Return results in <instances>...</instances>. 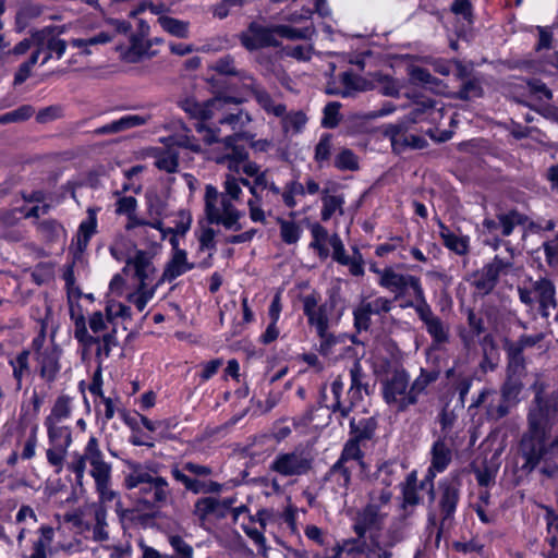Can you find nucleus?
<instances>
[{"label": "nucleus", "mask_w": 558, "mask_h": 558, "mask_svg": "<svg viewBox=\"0 0 558 558\" xmlns=\"http://www.w3.org/2000/svg\"><path fill=\"white\" fill-rule=\"evenodd\" d=\"M344 384L342 376L338 375L330 384V391L333 400L330 404H325L326 409L337 415L339 422L349 417L355 407L363 401V392L367 396L369 395L367 375L364 372L360 360H355L350 367V387L344 401L341 399Z\"/></svg>", "instance_id": "f257e3e1"}, {"label": "nucleus", "mask_w": 558, "mask_h": 558, "mask_svg": "<svg viewBox=\"0 0 558 558\" xmlns=\"http://www.w3.org/2000/svg\"><path fill=\"white\" fill-rule=\"evenodd\" d=\"M284 38L289 40L306 39V28H296L287 24L263 25L251 22L246 31L239 35L241 45L247 51H257L264 48H279Z\"/></svg>", "instance_id": "f03ea898"}, {"label": "nucleus", "mask_w": 558, "mask_h": 558, "mask_svg": "<svg viewBox=\"0 0 558 558\" xmlns=\"http://www.w3.org/2000/svg\"><path fill=\"white\" fill-rule=\"evenodd\" d=\"M131 472L124 477L128 489L140 488L143 496H149L145 502L161 508L171 495L168 481L162 476H153L138 462H130Z\"/></svg>", "instance_id": "7ed1b4c3"}, {"label": "nucleus", "mask_w": 558, "mask_h": 558, "mask_svg": "<svg viewBox=\"0 0 558 558\" xmlns=\"http://www.w3.org/2000/svg\"><path fill=\"white\" fill-rule=\"evenodd\" d=\"M213 469L209 465L198 464L187 461L182 464H173L170 469L172 478L182 484L186 492L194 495L198 494H218L222 490V484L216 481H205L199 477L210 476Z\"/></svg>", "instance_id": "20e7f679"}, {"label": "nucleus", "mask_w": 558, "mask_h": 558, "mask_svg": "<svg viewBox=\"0 0 558 558\" xmlns=\"http://www.w3.org/2000/svg\"><path fill=\"white\" fill-rule=\"evenodd\" d=\"M548 435L549 428L538 426L536 422L527 423V430L519 442V452L524 459L523 470L533 471L548 453Z\"/></svg>", "instance_id": "39448f33"}, {"label": "nucleus", "mask_w": 558, "mask_h": 558, "mask_svg": "<svg viewBox=\"0 0 558 558\" xmlns=\"http://www.w3.org/2000/svg\"><path fill=\"white\" fill-rule=\"evenodd\" d=\"M378 284L395 294L393 301L404 299L409 295V290L412 291L413 303H420L426 298L420 277L397 272L390 266L380 271Z\"/></svg>", "instance_id": "423d86ee"}, {"label": "nucleus", "mask_w": 558, "mask_h": 558, "mask_svg": "<svg viewBox=\"0 0 558 558\" xmlns=\"http://www.w3.org/2000/svg\"><path fill=\"white\" fill-rule=\"evenodd\" d=\"M461 486L462 482L458 473H451L438 481L439 534L442 533L446 525H450L454 520L461 498Z\"/></svg>", "instance_id": "0eeeda50"}, {"label": "nucleus", "mask_w": 558, "mask_h": 558, "mask_svg": "<svg viewBox=\"0 0 558 558\" xmlns=\"http://www.w3.org/2000/svg\"><path fill=\"white\" fill-rule=\"evenodd\" d=\"M530 231H537L541 227L531 221L527 215L519 211L517 208H511L508 210H499L495 218L493 217H484L482 221V232L483 234H494L495 232L500 231L501 236H509L513 233L515 227H526Z\"/></svg>", "instance_id": "6e6552de"}, {"label": "nucleus", "mask_w": 558, "mask_h": 558, "mask_svg": "<svg viewBox=\"0 0 558 558\" xmlns=\"http://www.w3.org/2000/svg\"><path fill=\"white\" fill-rule=\"evenodd\" d=\"M401 308H413L423 323L426 332L432 339V348L438 349L440 345L449 342V328L444 320L434 314L432 306L428 304L426 298L420 303H413L411 299L405 300L400 304Z\"/></svg>", "instance_id": "1a4fd4ad"}, {"label": "nucleus", "mask_w": 558, "mask_h": 558, "mask_svg": "<svg viewBox=\"0 0 558 558\" xmlns=\"http://www.w3.org/2000/svg\"><path fill=\"white\" fill-rule=\"evenodd\" d=\"M512 266L511 260L495 255L489 263L471 274L470 283L478 295H489L499 283L500 276L507 274Z\"/></svg>", "instance_id": "9d476101"}, {"label": "nucleus", "mask_w": 558, "mask_h": 558, "mask_svg": "<svg viewBox=\"0 0 558 558\" xmlns=\"http://www.w3.org/2000/svg\"><path fill=\"white\" fill-rule=\"evenodd\" d=\"M45 425L48 430V438L50 448L46 451V457L50 465L56 468L59 473L64 463V458L68 448L72 444V432L68 426H59L52 421V417H47Z\"/></svg>", "instance_id": "9b49d317"}, {"label": "nucleus", "mask_w": 558, "mask_h": 558, "mask_svg": "<svg viewBox=\"0 0 558 558\" xmlns=\"http://www.w3.org/2000/svg\"><path fill=\"white\" fill-rule=\"evenodd\" d=\"M83 493V485L73 482L70 476L49 478L44 489V498L52 507H63L76 502Z\"/></svg>", "instance_id": "f8f14e48"}, {"label": "nucleus", "mask_w": 558, "mask_h": 558, "mask_svg": "<svg viewBox=\"0 0 558 558\" xmlns=\"http://www.w3.org/2000/svg\"><path fill=\"white\" fill-rule=\"evenodd\" d=\"M311 469L312 459L299 451L280 452L269 464L270 471L284 477L305 475Z\"/></svg>", "instance_id": "ddd939ff"}, {"label": "nucleus", "mask_w": 558, "mask_h": 558, "mask_svg": "<svg viewBox=\"0 0 558 558\" xmlns=\"http://www.w3.org/2000/svg\"><path fill=\"white\" fill-rule=\"evenodd\" d=\"M243 100L238 97L232 96H217L213 99H209L205 102H198L195 99L186 98L181 108L193 119L199 120L202 122L208 121L213 118L214 112L213 108L218 106L234 104L240 105Z\"/></svg>", "instance_id": "4468645a"}, {"label": "nucleus", "mask_w": 558, "mask_h": 558, "mask_svg": "<svg viewBox=\"0 0 558 558\" xmlns=\"http://www.w3.org/2000/svg\"><path fill=\"white\" fill-rule=\"evenodd\" d=\"M319 299L320 296L316 291L302 298L303 314L307 319L308 326L314 327L316 333L329 329L330 313L323 304H318Z\"/></svg>", "instance_id": "2eb2a0df"}, {"label": "nucleus", "mask_w": 558, "mask_h": 558, "mask_svg": "<svg viewBox=\"0 0 558 558\" xmlns=\"http://www.w3.org/2000/svg\"><path fill=\"white\" fill-rule=\"evenodd\" d=\"M232 504L231 498L219 500L215 497H202L195 501L193 514L201 522H205L210 515L221 519L229 513Z\"/></svg>", "instance_id": "dca6fc26"}, {"label": "nucleus", "mask_w": 558, "mask_h": 558, "mask_svg": "<svg viewBox=\"0 0 558 558\" xmlns=\"http://www.w3.org/2000/svg\"><path fill=\"white\" fill-rule=\"evenodd\" d=\"M252 138V133L240 132L228 135L222 140L225 148L230 150V153L226 155L230 170L239 171V165L248 160V151L245 145L240 142Z\"/></svg>", "instance_id": "f3484780"}, {"label": "nucleus", "mask_w": 558, "mask_h": 558, "mask_svg": "<svg viewBox=\"0 0 558 558\" xmlns=\"http://www.w3.org/2000/svg\"><path fill=\"white\" fill-rule=\"evenodd\" d=\"M221 208H217L211 216L207 219L209 225H222L227 230L240 231L242 230V225L239 222L240 218L243 216V213L239 210L230 199L222 198Z\"/></svg>", "instance_id": "a211bd4d"}, {"label": "nucleus", "mask_w": 558, "mask_h": 558, "mask_svg": "<svg viewBox=\"0 0 558 558\" xmlns=\"http://www.w3.org/2000/svg\"><path fill=\"white\" fill-rule=\"evenodd\" d=\"M409 374L405 369L396 371L390 378L383 384V399L388 404H398L409 388Z\"/></svg>", "instance_id": "6ab92c4d"}, {"label": "nucleus", "mask_w": 558, "mask_h": 558, "mask_svg": "<svg viewBox=\"0 0 558 558\" xmlns=\"http://www.w3.org/2000/svg\"><path fill=\"white\" fill-rule=\"evenodd\" d=\"M377 429L378 420L375 416L362 417L357 421L352 417L349 422V437L364 446L376 439Z\"/></svg>", "instance_id": "aec40b11"}, {"label": "nucleus", "mask_w": 558, "mask_h": 558, "mask_svg": "<svg viewBox=\"0 0 558 558\" xmlns=\"http://www.w3.org/2000/svg\"><path fill=\"white\" fill-rule=\"evenodd\" d=\"M383 521L380 505L368 502L357 514L353 524V531L359 538H364L367 531L378 527Z\"/></svg>", "instance_id": "412c9836"}, {"label": "nucleus", "mask_w": 558, "mask_h": 558, "mask_svg": "<svg viewBox=\"0 0 558 558\" xmlns=\"http://www.w3.org/2000/svg\"><path fill=\"white\" fill-rule=\"evenodd\" d=\"M66 49L63 39L57 36L46 37L44 32L37 31V61L41 59L40 64H45L53 54L60 59Z\"/></svg>", "instance_id": "4be33fe9"}, {"label": "nucleus", "mask_w": 558, "mask_h": 558, "mask_svg": "<svg viewBox=\"0 0 558 558\" xmlns=\"http://www.w3.org/2000/svg\"><path fill=\"white\" fill-rule=\"evenodd\" d=\"M194 268H196V264L187 260V252L178 251L175 254H171L170 259L167 262L161 280L172 282Z\"/></svg>", "instance_id": "5701e85b"}, {"label": "nucleus", "mask_w": 558, "mask_h": 558, "mask_svg": "<svg viewBox=\"0 0 558 558\" xmlns=\"http://www.w3.org/2000/svg\"><path fill=\"white\" fill-rule=\"evenodd\" d=\"M439 236L442 240V244L449 251L457 255L464 256L470 252V236L469 235H457L450 231L449 227L438 219Z\"/></svg>", "instance_id": "b1692460"}, {"label": "nucleus", "mask_w": 558, "mask_h": 558, "mask_svg": "<svg viewBox=\"0 0 558 558\" xmlns=\"http://www.w3.org/2000/svg\"><path fill=\"white\" fill-rule=\"evenodd\" d=\"M351 470L344 463L336 461L324 475V481L335 482L333 492L347 496L351 485Z\"/></svg>", "instance_id": "393cba45"}, {"label": "nucleus", "mask_w": 558, "mask_h": 558, "mask_svg": "<svg viewBox=\"0 0 558 558\" xmlns=\"http://www.w3.org/2000/svg\"><path fill=\"white\" fill-rule=\"evenodd\" d=\"M391 145L392 150L396 154H402L408 148L411 149H423L427 146L425 137L416 134H408L402 132L400 128L393 126L391 133Z\"/></svg>", "instance_id": "a878e982"}, {"label": "nucleus", "mask_w": 558, "mask_h": 558, "mask_svg": "<svg viewBox=\"0 0 558 558\" xmlns=\"http://www.w3.org/2000/svg\"><path fill=\"white\" fill-rule=\"evenodd\" d=\"M37 229L40 231L43 240L49 246V248L54 245H59L61 248L63 247L66 231L62 223H60L56 219H45L40 222H37Z\"/></svg>", "instance_id": "bb28decb"}, {"label": "nucleus", "mask_w": 558, "mask_h": 558, "mask_svg": "<svg viewBox=\"0 0 558 558\" xmlns=\"http://www.w3.org/2000/svg\"><path fill=\"white\" fill-rule=\"evenodd\" d=\"M473 385V376H459L456 381L448 383L447 391L440 397V401L453 399L458 395L454 409L462 410L465 407L466 397Z\"/></svg>", "instance_id": "cd10ccee"}, {"label": "nucleus", "mask_w": 558, "mask_h": 558, "mask_svg": "<svg viewBox=\"0 0 558 558\" xmlns=\"http://www.w3.org/2000/svg\"><path fill=\"white\" fill-rule=\"evenodd\" d=\"M452 461V450L446 442V437H438L430 448V464L438 473L445 472Z\"/></svg>", "instance_id": "c85d7f7f"}, {"label": "nucleus", "mask_w": 558, "mask_h": 558, "mask_svg": "<svg viewBox=\"0 0 558 558\" xmlns=\"http://www.w3.org/2000/svg\"><path fill=\"white\" fill-rule=\"evenodd\" d=\"M35 2L25 0L19 4L15 14V31L17 33L27 32L32 38L35 37Z\"/></svg>", "instance_id": "c756f323"}, {"label": "nucleus", "mask_w": 558, "mask_h": 558, "mask_svg": "<svg viewBox=\"0 0 558 558\" xmlns=\"http://www.w3.org/2000/svg\"><path fill=\"white\" fill-rule=\"evenodd\" d=\"M146 119L137 114L123 116L93 131L94 135L116 134L135 126L145 124Z\"/></svg>", "instance_id": "7c9ffc66"}, {"label": "nucleus", "mask_w": 558, "mask_h": 558, "mask_svg": "<svg viewBox=\"0 0 558 558\" xmlns=\"http://www.w3.org/2000/svg\"><path fill=\"white\" fill-rule=\"evenodd\" d=\"M534 401L536 407L530 410L527 414V423L536 422L538 426L550 429V414L555 411L551 401L541 393H536Z\"/></svg>", "instance_id": "2f4dec72"}, {"label": "nucleus", "mask_w": 558, "mask_h": 558, "mask_svg": "<svg viewBox=\"0 0 558 558\" xmlns=\"http://www.w3.org/2000/svg\"><path fill=\"white\" fill-rule=\"evenodd\" d=\"M502 348L506 352L508 360V371L512 373H521L525 369L524 349L518 341L505 338L502 341Z\"/></svg>", "instance_id": "473e14b6"}, {"label": "nucleus", "mask_w": 558, "mask_h": 558, "mask_svg": "<svg viewBox=\"0 0 558 558\" xmlns=\"http://www.w3.org/2000/svg\"><path fill=\"white\" fill-rule=\"evenodd\" d=\"M102 384L104 380L101 375V368L99 367L96 368L93 374L92 381L88 386V390L94 397H99L101 399V402L105 405V423H107L114 416L116 407L112 399L104 395Z\"/></svg>", "instance_id": "72a5a7b5"}, {"label": "nucleus", "mask_w": 558, "mask_h": 558, "mask_svg": "<svg viewBox=\"0 0 558 558\" xmlns=\"http://www.w3.org/2000/svg\"><path fill=\"white\" fill-rule=\"evenodd\" d=\"M153 254L149 255L146 251L137 250L135 255L128 259L126 264L134 267V275L141 283V288L146 287V280L148 279V268L151 264Z\"/></svg>", "instance_id": "f704fd0d"}, {"label": "nucleus", "mask_w": 558, "mask_h": 558, "mask_svg": "<svg viewBox=\"0 0 558 558\" xmlns=\"http://www.w3.org/2000/svg\"><path fill=\"white\" fill-rule=\"evenodd\" d=\"M363 444L352 439L351 437L344 442L340 456L337 461L347 464L349 461H355L362 468L365 466V453L362 450Z\"/></svg>", "instance_id": "c9c22d12"}, {"label": "nucleus", "mask_w": 558, "mask_h": 558, "mask_svg": "<svg viewBox=\"0 0 558 558\" xmlns=\"http://www.w3.org/2000/svg\"><path fill=\"white\" fill-rule=\"evenodd\" d=\"M90 465V474L95 480L96 488L101 497H104L110 484L111 465L104 460L94 462Z\"/></svg>", "instance_id": "e433bc0d"}, {"label": "nucleus", "mask_w": 558, "mask_h": 558, "mask_svg": "<svg viewBox=\"0 0 558 558\" xmlns=\"http://www.w3.org/2000/svg\"><path fill=\"white\" fill-rule=\"evenodd\" d=\"M158 22L165 32L174 37L185 39L190 36V23L186 21L163 15L158 19Z\"/></svg>", "instance_id": "4c0bfd02"}, {"label": "nucleus", "mask_w": 558, "mask_h": 558, "mask_svg": "<svg viewBox=\"0 0 558 558\" xmlns=\"http://www.w3.org/2000/svg\"><path fill=\"white\" fill-rule=\"evenodd\" d=\"M484 89L480 78L473 76L462 82L460 88L453 94V98L462 101H469L472 98H482Z\"/></svg>", "instance_id": "58836bf2"}, {"label": "nucleus", "mask_w": 558, "mask_h": 558, "mask_svg": "<svg viewBox=\"0 0 558 558\" xmlns=\"http://www.w3.org/2000/svg\"><path fill=\"white\" fill-rule=\"evenodd\" d=\"M255 101L267 113L275 117H283L287 111L284 104H275L271 95L266 88L263 90H255Z\"/></svg>", "instance_id": "ea45409f"}, {"label": "nucleus", "mask_w": 558, "mask_h": 558, "mask_svg": "<svg viewBox=\"0 0 558 558\" xmlns=\"http://www.w3.org/2000/svg\"><path fill=\"white\" fill-rule=\"evenodd\" d=\"M332 154V135L324 133L320 135L318 143L314 148V161L319 168L328 165Z\"/></svg>", "instance_id": "a19ab883"}, {"label": "nucleus", "mask_w": 558, "mask_h": 558, "mask_svg": "<svg viewBox=\"0 0 558 558\" xmlns=\"http://www.w3.org/2000/svg\"><path fill=\"white\" fill-rule=\"evenodd\" d=\"M276 222L280 227V238L283 243L291 245L299 242L303 230L296 222L286 220L282 217H277Z\"/></svg>", "instance_id": "79ce46f5"}, {"label": "nucleus", "mask_w": 558, "mask_h": 558, "mask_svg": "<svg viewBox=\"0 0 558 558\" xmlns=\"http://www.w3.org/2000/svg\"><path fill=\"white\" fill-rule=\"evenodd\" d=\"M145 205L149 221L157 220L161 222L167 209L166 201L157 193H147L145 196Z\"/></svg>", "instance_id": "37998d69"}, {"label": "nucleus", "mask_w": 558, "mask_h": 558, "mask_svg": "<svg viewBox=\"0 0 558 558\" xmlns=\"http://www.w3.org/2000/svg\"><path fill=\"white\" fill-rule=\"evenodd\" d=\"M322 202L320 217L323 221L331 219L337 210H339L340 214L343 213L342 206L344 204V197L342 195H328L327 190H324Z\"/></svg>", "instance_id": "c03bdc74"}, {"label": "nucleus", "mask_w": 558, "mask_h": 558, "mask_svg": "<svg viewBox=\"0 0 558 558\" xmlns=\"http://www.w3.org/2000/svg\"><path fill=\"white\" fill-rule=\"evenodd\" d=\"M155 167L167 173H175L179 168V154L175 150L162 149L155 156Z\"/></svg>", "instance_id": "a18cd8bd"}, {"label": "nucleus", "mask_w": 558, "mask_h": 558, "mask_svg": "<svg viewBox=\"0 0 558 558\" xmlns=\"http://www.w3.org/2000/svg\"><path fill=\"white\" fill-rule=\"evenodd\" d=\"M333 166L340 171H357L360 169L359 157L350 148H342L335 157Z\"/></svg>", "instance_id": "49530a36"}, {"label": "nucleus", "mask_w": 558, "mask_h": 558, "mask_svg": "<svg viewBox=\"0 0 558 558\" xmlns=\"http://www.w3.org/2000/svg\"><path fill=\"white\" fill-rule=\"evenodd\" d=\"M118 345L117 329L113 328L111 331L105 333L100 338V342L97 344L95 357L97 361V367L102 369V355L108 357L111 353L112 347Z\"/></svg>", "instance_id": "de8ad7c7"}, {"label": "nucleus", "mask_w": 558, "mask_h": 558, "mask_svg": "<svg viewBox=\"0 0 558 558\" xmlns=\"http://www.w3.org/2000/svg\"><path fill=\"white\" fill-rule=\"evenodd\" d=\"M311 233L313 241L310 243V247L316 250L320 257H327L328 250L325 246V242L329 240L327 229L319 222H315L311 227Z\"/></svg>", "instance_id": "09e8293b"}, {"label": "nucleus", "mask_w": 558, "mask_h": 558, "mask_svg": "<svg viewBox=\"0 0 558 558\" xmlns=\"http://www.w3.org/2000/svg\"><path fill=\"white\" fill-rule=\"evenodd\" d=\"M440 374L441 371L438 365L429 369L421 367L418 376L412 381V384L426 395L428 386L436 383L440 377Z\"/></svg>", "instance_id": "8fccbe9b"}, {"label": "nucleus", "mask_w": 558, "mask_h": 558, "mask_svg": "<svg viewBox=\"0 0 558 558\" xmlns=\"http://www.w3.org/2000/svg\"><path fill=\"white\" fill-rule=\"evenodd\" d=\"M341 104L339 101H330L323 109V118L320 125L325 129H335L341 121Z\"/></svg>", "instance_id": "3c124183"}, {"label": "nucleus", "mask_w": 558, "mask_h": 558, "mask_svg": "<svg viewBox=\"0 0 558 558\" xmlns=\"http://www.w3.org/2000/svg\"><path fill=\"white\" fill-rule=\"evenodd\" d=\"M378 92L388 97L399 98L401 85L398 80L387 74H378L375 77Z\"/></svg>", "instance_id": "603ef678"}, {"label": "nucleus", "mask_w": 558, "mask_h": 558, "mask_svg": "<svg viewBox=\"0 0 558 558\" xmlns=\"http://www.w3.org/2000/svg\"><path fill=\"white\" fill-rule=\"evenodd\" d=\"M35 113L31 105H23L17 109L0 114V124L22 123L29 120Z\"/></svg>", "instance_id": "864d4df0"}, {"label": "nucleus", "mask_w": 558, "mask_h": 558, "mask_svg": "<svg viewBox=\"0 0 558 558\" xmlns=\"http://www.w3.org/2000/svg\"><path fill=\"white\" fill-rule=\"evenodd\" d=\"M353 326L357 332L367 331L372 326V312L364 301L353 310Z\"/></svg>", "instance_id": "5fc2aeb1"}, {"label": "nucleus", "mask_w": 558, "mask_h": 558, "mask_svg": "<svg viewBox=\"0 0 558 558\" xmlns=\"http://www.w3.org/2000/svg\"><path fill=\"white\" fill-rule=\"evenodd\" d=\"M282 119V130L287 133L292 130L294 133H301L307 122L306 114L299 110L291 113H284Z\"/></svg>", "instance_id": "6e6d98bb"}, {"label": "nucleus", "mask_w": 558, "mask_h": 558, "mask_svg": "<svg viewBox=\"0 0 558 558\" xmlns=\"http://www.w3.org/2000/svg\"><path fill=\"white\" fill-rule=\"evenodd\" d=\"M28 355L29 352L24 350L15 359L10 361L13 368V376L16 380V389L22 388L23 377L29 374Z\"/></svg>", "instance_id": "4d7b16f0"}, {"label": "nucleus", "mask_w": 558, "mask_h": 558, "mask_svg": "<svg viewBox=\"0 0 558 558\" xmlns=\"http://www.w3.org/2000/svg\"><path fill=\"white\" fill-rule=\"evenodd\" d=\"M442 407L437 415V421L440 425L441 432L446 435L453 427L458 415L456 414L457 409H450L451 399H447L446 401H441Z\"/></svg>", "instance_id": "13d9d810"}, {"label": "nucleus", "mask_w": 558, "mask_h": 558, "mask_svg": "<svg viewBox=\"0 0 558 558\" xmlns=\"http://www.w3.org/2000/svg\"><path fill=\"white\" fill-rule=\"evenodd\" d=\"M169 544L174 553L170 558H194L193 547L181 535H170Z\"/></svg>", "instance_id": "bf43d9fd"}, {"label": "nucleus", "mask_w": 558, "mask_h": 558, "mask_svg": "<svg viewBox=\"0 0 558 558\" xmlns=\"http://www.w3.org/2000/svg\"><path fill=\"white\" fill-rule=\"evenodd\" d=\"M99 211L98 207H89L87 209V218L83 220L78 226L77 233L83 235L84 242L90 240L93 235L97 232V213Z\"/></svg>", "instance_id": "052dcab7"}, {"label": "nucleus", "mask_w": 558, "mask_h": 558, "mask_svg": "<svg viewBox=\"0 0 558 558\" xmlns=\"http://www.w3.org/2000/svg\"><path fill=\"white\" fill-rule=\"evenodd\" d=\"M113 35L107 32H100L93 37L89 38H77L72 40V45L74 47L83 49L85 54H90L92 52L87 49L88 46L102 45L112 41Z\"/></svg>", "instance_id": "680f3d73"}, {"label": "nucleus", "mask_w": 558, "mask_h": 558, "mask_svg": "<svg viewBox=\"0 0 558 558\" xmlns=\"http://www.w3.org/2000/svg\"><path fill=\"white\" fill-rule=\"evenodd\" d=\"M340 265L348 266L350 274L354 277H362L365 274L364 258L356 246L353 247V255H348Z\"/></svg>", "instance_id": "e2e57ef3"}, {"label": "nucleus", "mask_w": 558, "mask_h": 558, "mask_svg": "<svg viewBox=\"0 0 558 558\" xmlns=\"http://www.w3.org/2000/svg\"><path fill=\"white\" fill-rule=\"evenodd\" d=\"M242 527L247 537H250L256 545L258 554L266 556L269 547L267 546L266 537L264 535L265 530H258L252 524H243Z\"/></svg>", "instance_id": "0e129e2a"}, {"label": "nucleus", "mask_w": 558, "mask_h": 558, "mask_svg": "<svg viewBox=\"0 0 558 558\" xmlns=\"http://www.w3.org/2000/svg\"><path fill=\"white\" fill-rule=\"evenodd\" d=\"M543 251L547 265L555 271H558V233L543 243Z\"/></svg>", "instance_id": "69168bd1"}, {"label": "nucleus", "mask_w": 558, "mask_h": 558, "mask_svg": "<svg viewBox=\"0 0 558 558\" xmlns=\"http://www.w3.org/2000/svg\"><path fill=\"white\" fill-rule=\"evenodd\" d=\"M70 402V397L65 395L58 397L48 417H52L53 422L69 417L71 413Z\"/></svg>", "instance_id": "338daca9"}, {"label": "nucleus", "mask_w": 558, "mask_h": 558, "mask_svg": "<svg viewBox=\"0 0 558 558\" xmlns=\"http://www.w3.org/2000/svg\"><path fill=\"white\" fill-rule=\"evenodd\" d=\"M408 74L412 84L427 85L433 84L436 81L428 69L418 65H411Z\"/></svg>", "instance_id": "774afa93"}]
</instances>
